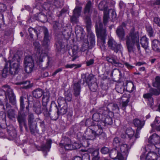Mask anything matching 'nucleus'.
Segmentation results:
<instances>
[{
	"instance_id": "69168bd1",
	"label": "nucleus",
	"mask_w": 160,
	"mask_h": 160,
	"mask_svg": "<svg viewBox=\"0 0 160 160\" xmlns=\"http://www.w3.org/2000/svg\"><path fill=\"white\" fill-rule=\"evenodd\" d=\"M6 9V6L4 4H0V12H3Z\"/></svg>"
},
{
	"instance_id": "a878e982",
	"label": "nucleus",
	"mask_w": 160,
	"mask_h": 160,
	"mask_svg": "<svg viewBox=\"0 0 160 160\" xmlns=\"http://www.w3.org/2000/svg\"><path fill=\"white\" fill-rule=\"evenodd\" d=\"M73 89L74 94L75 96H77L80 94L81 87L80 83L78 82L73 85Z\"/></svg>"
},
{
	"instance_id": "e433bc0d",
	"label": "nucleus",
	"mask_w": 160,
	"mask_h": 160,
	"mask_svg": "<svg viewBox=\"0 0 160 160\" xmlns=\"http://www.w3.org/2000/svg\"><path fill=\"white\" fill-rule=\"evenodd\" d=\"M99 150L97 149L93 151L92 153V160H98L100 158V157L99 156Z\"/></svg>"
},
{
	"instance_id": "dca6fc26",
	"label": "nucleus",
	"mask_w": 160,
	"mask_h": 160,
	"mask_svg": "<svg viewBox=\"0 0 160 160\" xmlns=\"http://www.w3.org/2000/svg\"><path fill=\"white\" fill-rule=\"evenodd\" d=\"M106 59L107 61L111 63L115 67L121 68H123L124 67L123 64L119 62L118 60L115 59L112 57H107Z\"/></svg>"
},
{
	"instance_id": "7ed1b4c3",
	"label": "nucleus",
	"mask_w": 160,
	"mask_h": 160,
	"mask_svg": "<svg viewBox=\"0 0 160 160\" xmlns=\"http://www.w3.org/2000/svg\"><path fill=\"white\" fill-rule=\"evenodd\" d=\"M100 122H98L97 125L91 126L88 130L91 135H88V139L92 140L94 139L96 137H100V138L106 137V134L103 132L102 128Z\"/></svg>"
},
{
	"instance_id": "3c124183",
	"label": "nucleus",
	"mask_w": 160,
	"mask_h": 160,
	"mask_svg": "<svg viewBox=\"0 0 160 160\" xmlns=\"http://www.w3.org/2000/svg\"><path fill=\"white\" fill-rule=\"evenodd\" d=\"M78 18L77 16L72 15L70 18L71 21L73 23L77 24L78 22Z\"/></svg>"
},
{
	"instance_id": "a19ab883",
	"label": "nucleus",
	"mask_w": 160,
	"mask_h": 160,
	"mask_svg": "<svg viewBox=\"0 0 160 160\" xmlns=\"http://www.w3.org/2000/svg\"><path fill=\"white\" fill-rule=\"evenodd\" d=\"M56 49L58 51H60L64 47L62 43L60 41L56 42Z\"/></svg>"
},
{
	"instance_id": "79ce46f5",
	"label": "nucleus",
	"mask_w": 160,
	"mask_h": 160,
	"mask_svg": "<svg viewBox=\"0 0 160 160\" xmlns=\"http://www.w3.org/2000/svg\"><path fill=\"white\" fill-rule=\"evenodd\" d=\"M153 86L156 88H160V77L157 76L155 78V81L153 83Z\"/></svg>"
},
{
	"instance_id": "b1692460",
	"label": "nucleus",
	"mask_w": 160,
	"mask_h": 160,
	"mask_svg": "<svg viewBox=\"0 0 160 160\" xmlns=\"http://www.w3.org/2000/svg\"><path fill=\"white\" fill-rule=\"evenodd\" d=\"M43 92L42 89L38 88L34 90L32 93L34 97L36 98H39L43 94Z\"/></svg>"
},
{
	"instance_id": "f704fd0d",
	"label": "nucleus",
	"mask_w": 160,
	"mask_h": 160,
	"mask_svg": "<svg viewBox=\"0 0 160 160\" xmlns=\"http://www.w3.org/2000/svg\"><path fill=\"white\" fill-rule=\"evenodd\" d=\"M82 9V7H81L78 6L76 7L73 11L72 15L79 17L81 15Z\"/></svg>"
},
{
	"instance_id": "bf43d9fd",
	"label": "nucleus",
	"mask_w": 160,
	"mask_h": 160,
	"mask_svg": "<svg viewBox=\"0 0 160 160\" xmlns=\"http://www.w3.org/2000/svg\"><path fill=\"white\" fill-rule=\"evenodd\" d=\"M117 91L121 93H123L124 91V88L122 86H118L116 88Z\"/></svg>"
},
{
	"instance_id": "0e129e2a",
	"label": "nucleus",
	"mask_w": 160,
	"mask_h": 160,
	"mask_svg": "<svg viewBox=\"0 0 160 160\" xmlns=\"http://www.w3.org/2000/svg\"><path fill=\"white\" fill-rule=\"evenodd\" d=\"M28 32L31 38H33V33L36 32V30L33 28H28Z\"/></svg>"
},
{
	"instance_id": "20e7f679",
	"label": "nucleus",
	"mask_w": 160,
	"mask_h": 160,
	"mask_svg": "<svg viewBox=\"0 0 160 160\" xmlns=\"http://www.w3.org/2000/svg\"><path fill=\"white\" fill-rule=\"evenodd\" d=\"M84 82L88 84L89 89L91 91L95 92L97 89L98 85L97 78L92 74H90L87 76L83 75L82 76Z\"/></svg>"
},
{
	"instance_id": "4d7b16f0",
	"label": "nucleus",
	"mask_w": 160,
	"mask_h": 160,
	"mask_svg": "<svg viewBox=\"0 0 160 160\" xmlns=\"http://www.w3.org/2000/svg\"><path fill=\"white\" fill-rule=\"evenodd\" d=\"M85 22L86 24L88 27L89 28L91 25V19L89 16H86L85 18Z\"/></svg>"
},
{
	"instance_id": "423d86ee",
	"label": "nucleus",
	"mask_w": 160,
	"mask_h": 160,
	"mask_svg": "<svg viewBox=\"0 0 160 160\" xmlns=\"http://www.w3.org/2000/svg\"><path fill=\"white\" fill-rule=\"evenodd\" d=\"M109 49L114 51L116 53L120 52L122 53L123 48L121 43H118L113 38H109L108 42Z\"/></svg>"
},
{
	"instance_id": "a18cd8bd",
	"label": "nucleus",
	"mask_w": 160,
	"mask_h": 160,
	"mask_svg": "<svg viewBox=\"0 0 160 160\" xmlns=\"http://www.w3.org/2000/svg\"><path fill=\"white\" fill-rule=\"evenodd\" d=\"M152 94L150 92L144 94L143 95V97L144 98L148 99L149 100H151V105H152L153 104V98L152 97Z\"/></svg>"
},
{
	"instance_id": "9d476101",
	"label": "nucleus",
	"mask_w": 160,
	"mask_h": 160,
	"mask_svg": "<svg viewBox=\"0 0 160 160\" xmlns=\"http://www.w3.org/2000/svg\"><path fill=\"white\" fill-rule=\"evenodd\" d=\"M126 134L130 139V142L133 144L136 139L138 137L139 132L136 130L135 134L134 136V131L132 128H128L126 130Z\"/></svg>"
},
{
	"instance_id": "c9c22d12",
	"label": "nucleus",
	"mask_w": 160,
	"mask_h": 160,
	"mask_svg": "<svg viewBox=\"0 0 160 160\" xmlns=\"http://www.w3.org/2000/svg\"><path fill=\"white\" fill-rule=\"evenodd\" d=\"M25 65V71L27 73L31 72L33 70L34 64H26Z\"/></svg>"
},
{
	"instance_id": "09e8293b",
	"label": "nucleus",
	"mask_w": 160,
	"mask_h": 160,
	"mask_svg": "<svg viewBox=\"0 0 160 160\" xmlns=\"http://www.w3.org/2000/svg\"><path fill=\"white\" fill-rule=\"evenodd\" d=\"M72 95L70 92H67L65 94V100L68 101V102H70L72 101Z\"/></svg>"
},
{
	"instance_id": "5fc2aeb1",
	"label": "nucleus",
	"mask_w": 160,
	"mask_h": 160,
	"mask_svg": "<svg viewBox=\"0 0 160 160\" xmlns=\"http://www.w3.org/2000/svg\"><path fill=\"white\" fill-rule=\"evenodd\" d=\"M51 6V3L47 2L44 3L43 5V8L46 10H49Z\"/></svg>"
},
{
	"instance_id": "c756f323",
	"label": "nucleus",
	"mask_w": 160,
	"mask_h": 160,
	"mask_svg": "<svg viewBox=\"0 0 160 160\" xmlns=\"http://www.w3.org/2000/svg\"><path fill=\"white\" fill-rule=\"evenodd\" d=\"M37 124L36 122L28 124L30 132L32 134H34L38 132L37 129Z\"/></svg>"
},
{
	"instance_id": "a211bd4d",
	"label": "nucleus",
	"mask_w": 160,
	"mask_h": 160,
	"mask_svg": "<svg viewBox=\"0 0 160 160\" xmlns=\"http://www.w3.org/2000/svg\"><path fill=\"white\" fill-rule=\"evenodd\" d=\"M132 122L134 125L137 128V130L138 132L142 128L144 124V122H142L137 118L134 119Z\"/></svg>"
},
{
	"instance_id": "680f3d73",
	"label": "nucleus",
	"mask_w": 160,
	"mask_h": 160,
	"mask_svg": "<svg viewBox=\"0 0 160 160\" xmlns=\"http://www.w3.org/2000/svg\"><path fill=\"white\" fill-rule=\"evenodd\" d=\"M89 48V45L87 43L83 44L81 47L80 50L82 52H84Z\"/></svg>"
},
{
	"instance_id": "473e14b6",
	"label": "nucleus",
	"mask_w": 160,
	"mask_h": 160,
	"mask_svg": "<svg viewBox=\"0 0 160 160\" xmlns=\"http://www.w3.org/2000/svg\"><path fill=\"white\" fill-rule=\"evenodd\" d=\"M26 116V115L24 113H19L17 117V120L20 124L21 125L22 123L25 121Z\"/></svg>"
},
{
	"instance_id": "ea45409f",
	"label": "nucleus",
	"mask_w": 160,
	"mask_h": 160,
	"mask_svg": "<svg viewBox=\"0 0 160 160\" xmlns=\"http://www.w3.org/2000/svg\"><path fill=\"white\" fill-rule=\"evenodd\" d=\"M157 89L151 88L149 89V92L152 95H155L158 96L160 94V88H157Z\"/></svg>"
},
{
	"instance_id": "e2e57ef3",
	"label": "nucleus",
	"mask_w": 160,
	"mask_h": 160,
	"mask_svg": "<svg viewBox=\"0 0 160 160\" xmlns=\"http://www.w3.org/2000/svg\"><path fill=\"white\" fill-rule=\"evenodd\" d=\"M47 56L46 53H42L39 56V62H43V59L44 58Z\"/></svg>"
},
{
	"instance_id": "ddd939ff",
	"label": "nucleus",
	"mask_w": 160,
	"mask_h": 160,
	"mask_svg": "<svg viewBox=\"0 0 160 160\" xmlns=\"http://www.w3.org/2000/svg\"><path fill=\"white\" fill-rule=\"evenodd\" d=\"M148 142L153 145L159 144L160 143V137L157 134L154 133L149 138Z\"/></svg>"
},
{
	"instance_id": "bb28decb",
	"label": "nucleus",
	"mask_w": 160,
	"mask_h": 160,
	"mask_svg": "<svg viewBox=\"0 0 160 160\" xmlns=\"http://www.w3.org/2000/svg\"><path fill=\"white\" fill-rule=\"evenodd\" d=\"M140 43L142 47L146 50H148V39L146 37H142L141 38Z\"/></svg>"
},
{
	"instance_id": "5701e85b",
	"label": "nucleus",
	"mask_w": 160,
	"mask_h": 160,
	"mask_svg": "<svg viewBox=\"0 0 160 160\" xmlns=\"http://www.w3.org/2000/svg\"><path fill=\"white\" fill-rule=\"evenodd\" d=\"M52 140H47L45 144H43L41 146L40 150L43 151L47 152L49 151L51 148V144L52 143Z\"/></svg>"
},
{
	"instance_id": "f257e3e1",
	"label": "nucleus",
	"mask_w": 160,
	"mask_h": 160,
	"mask_svg": "<svg viewBox=\"0 0 160 160\" xmlns=\"http://www.w3.org/2000/svg\"><path fill=\"white\" fill-rule=\"evenodd\" d=\"M125 40L127 47L129 52H133L135 46L138 50H140L139 32L135 31L134 28L130 30L128 34L126 37Z\"/></svg>"
},
{
	"instance_id": "f8f14e48",
	"label": "nucleus",
	"mask_w": 160,
	"mask_h": 160,
	"mask_svg": "<svg viewBox=\"0 0 160 160\" xmlns=\"http://www.w3.org/2000/svg\"><path fill=\"white\" fill-rule=\"evenodd\" d=\"M8 98L10 102L13 105H15L16 104V99L15 96L13 93L12 90L10 88H8L7 91V94L6 95V98Z\"/></svg>"
},
{
	"instance_id": "4468645a",
	"label": "nucleus",
	"mask_w": 160,
	"mask_h": 160,
	"mask_svg": "<svg viewBox=\"0 0 160 160\" xmlns=\"http://www.w3.org/2000/svg\"><path fill=\"white\" fill-rule=\"evenodd\" d=\"M159 151V148H156L155 152L150 151L147 154L146 160H157L158 155L157 152Z\"/></svg>"
},
{
	"instance_id": "393cba45",
	"label": "nucleus",
	"mask_w": 160,
	"mask_h": 160,
	"mask_svg": "<svg viewBox=\"0 0 160 160\" xmlns=\"http://www.w3.org/2000/svg\"><path fill=\"white\" fill-rule=\"evenodd\" d=\"M102 126H106L111 125L112 123V118L109 116H106V117L103 119V120L100 121Z\"/></svg>"
},
{
	"instance_id": "58836bf2",
	"label": "nucleus",
	"mask_w": 160,
	"mask_h": 160,
	"mask_svg": "<svg viewBox=\"0 0 160 160\" xmlns=\"http://www.w3.org/2000/svg\"><path fill=\"white\" fill-rule=\"evenodd\" d=\"M24 64H34V60L31 56H27L24 59Z\"/></svg>"
},
{
	"instance_id": "338daca9",
	"label": "nucleus",
	"mask_w": 160,
	"mask_h": 160,
	"mask_svg": "<svg viewBox=\"0 0 160 160\" xmlns=\"http://www.w3.org/2000/svg\"><path fill=\"white\" fill-rule=\"evenodd\" d=\"M153 22L158 26L160 27V18L158 17L154 18Z\"/></svg>"
},
{
	"instance_id": "f3484780",
	"label": "nucleus",
	"mask_w": 160,
	"mask_h": 160,
	"mask_svg": "<svg viewBox=\"0 0 160 160\" xmlns=\"http://www.w3.org/2000/svg\"><path fill=\"white\" fill-rule=\"evenodd\" d=\"M78 47L76 46H74L71 49H69V54L71 57H73L72 60V61H74L77 58H78V56L77 54L78 53Z\"/></svg>"
},
{
	"instance_id": "2f4dec72",
	"label": "nucleus",
	"mask_w": 160,
	"mask_h": 160,
	"mask_svg": "<svg viewBox=\"0 0 160 160\" xmlns=\"http://www.w3.org/2000/svg\"><path fill=\"white\" fill-rule=\"evenodd\" d=\"M98 8L100 10H103L104 13L108 12L107 11V4L105 1H101L98 5Z\"/></svg>"
},
{
	"instance_id": "9b49d317",
	"label": "nucleus",
	"mask_w": 160,
	"mask_h": 160,
	"mask_svg": "<svg viewBox=\"0 0 160 160\" xmlns=\"http://www.w3.org/2000/svg\"><path fill=\"white\" fill-rule=\"evenodd\" d=\"M43 33L44 37L42 42V45L45 48H48L50 46V36L48 29L45 28H44Z\"/></svg>"
},
{
	"instance_id": "774afa93",
	"label": "nucleus",
	"mask_w": 160,
	"mask_h": 160,
	"mask_svg": "<svg viewBox=\"0 0 160 160\" xmlns=\"http://www.w3.org/2000/svg\"><path fill=\"white\" fill-rule=\"evenodd\" d=\"M61 24L57 22H55L53 24V27L55 29H59L60 27Z\"/></svg>"
},
{
	"instance_id": "864d4df0",
	"label": "nucleus",
	"mask_w": 160,
	"mask_h": 160,
	"mask_svg": "<svg viewBox=\"0 0 160 160\" xmlns=\"http://www.w3.org/2000/svg\"><path fill=\"white\" fill-rule=\"evenodd\" d=\"M33 44L37 52H40L41 45L38 42L35 41L33 42Z\"/></svg>"
},
{
	"instance_id": "cd10ccee",
	"label": "nucleus",
	"mask_w": 160,
	"mask_h": 160,
	"mask_svg": "<svg viewBox=\"0 0 160 160\" xmlns=\"http://www.w3.org/2000/svg\"><path fill=\"white\" fill-rule=\"evenodd\" d=\"M89 49H91L95 44V36L94 34L92 32H90L89 34Z\"/></svg>"
},
{
	"instance_id": "4be33fe9",
	"label": "nucleus",
	"mask_w": 160,
	"mask_h": 160,
	"mask_svg": "<svg viewBox=\"0 0 160 160\" xmlns=\"http://www.w3.org/2000/svg\"><path fill=\"white\" fill-rule=\"evenodd\" d=\"M152 49L155 51L160 52V42L156 39L152 42Z\"/></svg>"
},
{
	"instance_id": "39448f33",
	"label": "nucleus",
	"mask_w": 160,
	"mask_h": 160,
	"mask_svg": "<svg viewBox=\"0 0 160 160\" xmlns=\"http://www.w3.org/2000/svg\"><path fill=\"white\" fill-rule=\"evenodd\" d=\"M96 31L98 40L101 42V44L103 45L105 43L106 31V29L103 27L102 22L98 21L96 23Z\"/></svg>"
},
{
	"instance_id": "052dcab7",
	"label": "nucleus",
	"mask_w": 160,
	"mask_h": 160,
	"mask_svg": "<svg viewBox=\"0 0 160 160\" xmlns=\"http://www.w3.org/2000/svg\"><path fill=\"white\" fill-rule=\"evenodd\" d=\"M7 94V92L6 93L5 91L2 89H0V100L1 101L4 98V97H6V95Z\"/></svg>"
},
{
	"instance_id": "6e6552de",
	"label": "nucleus",
	"mask_w": 160,
	"mask_h": 160,
	"mask_svg": "<svg viewBox=\"0 0 160 160\" xmlns=\"http://www.w3.org/2000/svg\"><path fill=\"white\" fill-rule=\"evenodd\" d=\"M59 108H58V112L61 115H64L67 112L68 105L64 98H60L58 99Z\"/></svg>"
},
{
	"instance_id": "de8ad7c7",
	"label": "nucleus",
	"mask_w": 160,
	"mask_h": 160,
	"mask_svg": "<svg viewBox=\"0 0 160 160\" xmlns=\"http://www.w3.org/2000/svg\"><path fill=\"white\" fill-rule=\"evenodd\" d=\"M109 18L108 12H106V13H104L103 17V22L105 25L108 23Z\"/></svg>"
},
{
	"instance_id": "7c9ffc66",
	"label": "nucleus",
	"mask_w": 160,
	"mask_h": 160,
	"mask_svg": "<svg viewBox=\"0 0 160 160\" xmlns=\"http://www.w3.org/2000/svg\"><path fill=\"white\" fill-rule=\"evenodd\" d=\"M120 149L121 152L123 153V155H127L129 148H128L127 144H123L121 145L120 147Z\"/></svg>"
},
{
	"instance_id": "0eeeda50",
	"label": "nucleus",
	"mask_w": 160,
	"mask_h": 160,
	"mask_svg": "<svg viewBox=\"0 0 160 160\" xmlns=\"http://www.w3.org/2000/svg\"><path fill=\"white\" fill-rule=\"evenodd\" d=\"M105 109H107V108L104 107L99 108V112L100 113H95L93 114L92 117L93 120L98 122L103 120V119L106 117V115L108 113L107 110Z\"/></svg>"
},
{
	"instance_id": "1a4fd4ad",
	"label": "nucleus",
	"mask_w": 160,
	"mask_h": 160,
	"mask_svg": "<svg viewBox=\"0 0 160 160\" xmlns=\"http://www.w3.org/2000/svg\"><path fill=\"white\" fill-rule=\"evenodd\" d=\"M60 146L61 147H64L66 150H71L73 149H77V148H74L73 145L71 144L70 139L68 137L63 138L60 143Z\"/></svg>"
},
{
	"instance_id": "8fccbe9b",
	"label": "nucleus",
	"mask_w": 160,
	"mask_h": 160,
	"mask_svg": "<svg viewBox=\"0 0 160 160\" xmlns=\"http://www.w3.org/2000/svg\"><path fill=\"white\" fill-rule=\"evenodd\" d=\"M146 28L147 32L150 37H152L153 35V31L152 27L150 26H147Z\"/></svg>"
},
{
	"instance_id": "2eb2a0df",
	"label": "nucleus",
	"mask_w": 160,
	"mask_h": 160,
	"mask_svg": "<svg viewBox=\"0 0 160 160\" xmlns=\"http://www.w3.org/2000/svg\"><path fill=\"white\" fill-rule=\"evenodd\" d=\"M116 32L117 36L120 40L123 41L124 40L125 31L122 26H118L117 28Z\"/></svg>"
},
{
	"instance_id": "6e6d98bb",
	"label": "nucleus",
	"mask_w": 160,
	"mask_h": 160,
	"mask_svg": "<svg viewBox=\"0 0 160 160\" xmlns=\"http://www.w3.org/2000/svg\"><path fill=\"white\" fill-rule=\"evenodd\" d=\"M24 98L23 96H21L20 98V110L21 111H23L24 108Z\"/></svg>"
},
{
	"instance_id": "aec40b11",
	"label": "nucleus",
	"mask_w": 160,
	"mask_h": 160,
	"mask_svg": "<svg viewBox=\"0 0 160 160\" xmlns=\"http://www.w3.org/2000/svg\"><path fill=\"white\" fill-rule=\"evenodd\" d=\"M109 156L110 157L113 159L118 158H120L121 156H123L116 149H114L111 150L110 152Z\"/></svg>"
},
{
	"instance_id": "37998d69",
	"label": "nucleus",
	"mask_w": 160,
	"mask_h": 160,
	"mask_svg": "<svg viewBox=\"0 0 160 160\" xmlns=\"http://www.w3.org/2000/svg\"><path fill=\"white\" fill-rule=\"evenodd\" d=\"M38 20L42 22H44L47 20L46 16L42 13H39L38 15Z\"/></svg>"
},
{
	"instance_id": "6ab92c4d",
	"label": "nucleus",
	"mask_w": 160,
	"mask_h": 160,
	"mask_svg": "<svg viewBox=\"0 0 160 160\" xmlns=\"http://www.w3.org/2000/svg\"><path fill=\"white\" fill-rule=\"evenodd\" d=\"M50 96V93L48 91L44 92L42 100V105H45L47 104L49 101Z\"/></svg>"
},
{
	"instance_id": "4c0bfd02",
	"label": "nucleus",
	"mask_w": 160,
	"mask_h": 160,
	"mask_svg": "<svg viewBox=\"0 0 160 160\" xmlns=\"http://www.w3.org/2000/svg\"><path fill=\"white\" fill-rule=\"evenodd\" d=\"M8 69V64L7 63V62H6L4 68L2 71V77L4 78H5L7 77L9 73Z\"/></svg>"
},
{
	"instance_id": "603ef678",
	"label": "nucleus",
	"mask_w": 160,
	"mask_h": 160,
	"mask_svg": "<svg viewBox=\"0 0 160 160\" xmlns=\"http://www.w3.org/2000/svg\"><path fill=\"white\" fill-rule=\"evenodd\" d=\"M8 117L10 119H12L14 118V110L13 109H9L8 112Z\"/></svg>"
},
{
	"instance_id": "c03bdc74",
	"label": "nucleus",
	"mask_w": 160,
	"mask_h": 160,
	"mask_svg": "<svg viewBox=\"0 0 160 160\" xmlns=\"http://www.w3.org/2000/svg\"><path fill=\"white\" fill-rule=\"evenodd\" d=\"M28 124L36 122V121H34V117L33 114L31 112L28 113Z\"/></svg>"
},
{
	"instance_id": "f03ea898",
	"label": "nucleus",
	"mask_w": 160,
	"mask_h": 160,
	"mask_svg": "<svg viewBox=\"0 0 160 160\" xmlns=\"http://www.w3.org/2000/svg\"><path fill=\"white\" fill-rule=\"evenodd\" d=\"M20 57L17 54H15L8 58V63L9 66V73L11 75L18 73L21 68Z\"/></svg>"
},
{
	"instance_id": "13d9d810",
	"label": "nucleus",
	"mask_w": 160,
	"mask_h": 160,
	"mask_svg": "<svg viewBox=\"0 0 160 160\" xmlns=\"http://www.w3.org/2000/svg\"><path fill=\"white\" fill-rule=\"evenodd\" d=\"M109 151V150L107 147H104L101 149V152L103 154H106L108 153Z\"/></svg>"
},
{
	"instance_id": "49530a36",
	"label": "nucleus",
	"mask_w": 160,
	"mask_h": 160,
	"mask_svg": "<svg viewBox=\"0 0 160 160\" xmlns=\"http://www.w3.org/2000/svg\"><path fill=\"white\" fill-rule=\"evenodd\" d=\"M49 116L50 117L51 119L52 120H56L58 118L59 114L58 112L57 113L55 112L52 113H48Z\"/></svg>"
},
{
	"instance_id": "c85d7f7f",
	"label": "nucleus",
	"mask_w": 160,
	"mask_h": 160,
	"mask_svg": "<svg viewBox=\"0 0 160 160\" xmlns=\"http://www.w3.org/2000/svg\"><path fill=\"white\" fill-rule=\"evenodd\" d=\"M92 4L91 1H88L84 8V13H89L92 11Z\"/></svg>"
},
{
	"instance_id": "412c9836",
	"label": "nucleus",
	"mask_w": 160,
	"mask_h": 160,
	"mask_svg": "<svg viewBox=\"0 0 160 160\" xmlns=\"http://www.w3.org/2000/svg\"><path fill=\"white\" fill-rule=\"evenodd\" d=\"M121 100L122 102V108L124 110L129 102V98L127 94H124L121 98Z\"/></svg>"
},
{
	"instance_id": "72a5a7b5",
	"label": "nucleus",
	"mask_w": 160,
	"mask_h": 160,
	"mask_svg": "<svg viewBox=\"0 0 160 160\" xmlns=\"http://www.w3.org/2000/svg\"><path fill=\"white\" fill-rule=\"evenodd\" d=\"M40 103L39 102L35 103L33 105V109L35 112L37 114H40L42 112L41 108Z\"/></svg>"
}]
</instances>
